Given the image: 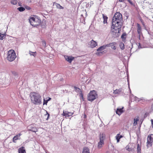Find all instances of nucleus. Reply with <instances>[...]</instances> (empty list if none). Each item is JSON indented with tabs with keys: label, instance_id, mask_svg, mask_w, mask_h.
I'll use <instances>...</instances> for the list:
<instances>
[{
	"label": "nucleus",
	"instance_id": "1",
	"mask_svg": "<svg viewBox=\"0 0 153 153\" xmlns=\"http://www.w3.org/2000/svg\"><path fill=\"white\" fill-rule=\"evenodd\" d=\"M123 21L122 15L119 12H117L114 14L112 21V25L120 26L122 27Z\"/></svg>",
	"mask_w": 153,
	"mask_h": 153
},
{
	"label": "nucleus",
	"instance_id": "2",
	"mask_svg": "<svg viewBox=\"0 0 153 153\" xmlns=\"http://www.w3.org/2000/svg\"><path fill=\"white\" fill-rule=\"evenodd\" d=\"M32 102L35 105H40L42 102V98L40 95L36 92H32L30 94Z\"/></svg>",
	"mask_w": 153,
	"mask_h": 153
},
{
	"label": "nucleus",
	"instance_id": "3",
	"mask_svg": "<svg viewBox=\"0 0 153 153\" xmlns=\"http://www.w3.org/2000/svg\"><path fill=\"white\" fill-rule=\"evenodd\" d=\"M29 22L31 25L36 27L40 25L41 21L40 19L38 18L31 17L29 19Z\"/></svg>",
	"mask_w": 153,
	"mask_h": 153
},
{
	"label": "nucleus",
	"instance_id": "4",
	"mask_svg": "<svg viewBox=\"0 0 153 153\" xmlns=\"http://www.w3.org/2000/svg\"><path fill=\"white\" fill-rule=\"evenodd\" d=\"M97 97V94L95 90L90 91L87 96V99L89 101L92 102Z\"/></svg>",
	"mask_w": 153,
	"mask_h": 153
},
{
	"label": "nucleus",
	"instance_id": "5",
	"mask_svg": "<svg viewBox=\"0 0 153 153\" xmlns=\"http://www.w3.org/2000/svg\"><path fill=\"white\" fill-rule=\"evenodd\" d=\"M16 53L14 50H10L8 52L7 59L9 61L12 62L15 60L16 57Z\"/></svg>",
	"mask_w": 153,
	"mask_h": 153
},
{
	"label": "nucleus",
	"instance_id": "6",
	"mask_svg": "<svg viewBox=\"0 0 153 153\" xmlns=\"http://www.w3.org/2000/svg\"><path fill=\"white\" fill-rule=\"evenodd\" d=\"M27 128L28 131L36 132L38 131L36 127L34 124H32L27 127Z\"/></svg>",
	"mask_w": 153,
	"mask_h": 153
},
{
	"label": "nucleus",
	"instance_id": "7",
	"mask_svg": "<svg viewBox=\"0 0 153 153\" xmlns=\"http://www.w3.org/2000/svg\"><path fill=\"white\" fill-rule=\"evenodd\" d=\"M113 26V29H114V30L116 31L115 34H117L116 35V37H118L119 36V33H120V32L121 30V27H120V26H118L117 27V25H112Z\"/></svg>",
	"mask_w": 153,
	"mask_h": 153
},
{
	"label": "nucleus",
	"instance_id": "8",
	"mask_svg": "<svg viewBox=\"0 0 153 153\" xmlns=\"http://www.w3.org/2000/svg\"><path fill=\"white\" fill-rule=\"evenodd\" d=\"M117 44L116 42H113L111 43L107 44V47H111V48L115 50L116 49V47L115 45Z\"/></svg>",
	"mask_w": 153,
	"mask_h": 153
},
{
	"label": "nucleus",
	"instance_id": "9",
	"mask_svg": "<svg viewBox=\"0 0 153 153\" xmlns=\"http://www.w3.org/2000/svg\"><path fill=\"white\" fill-rule=\"evenodd\" d=\"M64 57L66 60L69 63H71L72 60L74 59V57L72 56H65Z\"/></svg>",
	"mask_w": 153,
	"mask_h": 153
},
{
	"label": "nucleus",
	"instance_id": "10",
	"mask_svg": "<svg viewBox=\"0 0 153 153\" xmlns=\"http://www.w3.org/2000/svg\"><path fill=\"white\" fill-rule=\"evenodd\" d=\"M137 32L139 35V39H140V35L142 34V33L141 32V28L140 24L138 23L137 24Z\"/></svg>",
	"mask_w": 153,
	"mask_h": 153
},
{
	"label": "nucleus",
	"instance_id": "11",
	"mask_svg": "<svg viewBox=\"0 0 153 153\" xmlns=\"http://www.w3.org/2000/svg\"><path fill=\"white\" fill-rule=\"evenodd\" d=\"M90 45L91 48H93L97 45V42L93 40H91L90 42Z\"/></svg>",
	"mask_w": 153,
	"mask_h": 153
},
{
	"label": "nucleus",
	"instance_id": "12",
	"mask_svg": "<svg viewBox=\"0 0 153 153\" xmlns=\"http://www.w3.org/2000/svg\"><path fill=\"white\" fill-rule=\"evenodd\" d=\"M21 135V133H19L18 134L15 136L13 138V141L14 143H16V140H17L20 139V136Z\"/></svg>",
	"mask_w": 153,
	"mask_h": 153
},
{
	"label": "nucleus",
	"instance_id": "13",
	"mask_svg": "<svg viewBox=\"0 0 153 153\" xmlns=\"http://www.w3.org/2000/svg\"><path fill=\"white\" fill-rule=\"evenodd\" d=\"M123 107L122 108H117L116 111V113L120 116L124 112L123 110Z\"/></svg>",
	"mask_w": 153,
	"mask_h": 153
},
{
	"label": "nucleus",
	"instance_id": "14",
	"mask_svg": "<svg viewBox=\"0 0 153 153\" xmlns=\"http://www.w3.org/2000/svg\"><path fill=\"white\" fill-rule=\"evenodd\" d=\"M100 141H104V139H105V134L103 133H100L99 136Z\"/></svg>",
	"mask_w": 153,
	"mask_h": 153
},
{
	"label": "nucleus",
	"instance_id": "15",
	"mask_svg": "<svg viewBox=\"0 0 153 153\" xmlns=\"http://www.w3.org/2000/svg\"><path fill=\"white\" fill-rule=\"evenodd\" d=\"M123 89L122 88H120L119 89H116L114 90L113 93L115 94H120L121 92H123Z\"/></svg>",
	"mask_w": 153,
	"mask_h": 153
},
{
	"label": "nucleus",
	"instance_id": "16",
	"mask_svg": "<svg viewBox=\"0 0 153 153\" xmlns=\"http://www.w3.org/2000/svg\"><path fill=\"white\" fill-rule=\"evenodd\" d=\"M127 34L126 32H124L121 36V38L122 39V41L125 42L127 37Z\"/></svg>",
	"mask_w": 153,
	"mask_h": 153
},
{
	"label": "nucleus",
	"instance_id": "17",
	"mask_svg": "<svg viewBox=\"0 0 153 153\" xmlns=\"http://www.w3.org/2000/svg\"><path fill=\"white\" fill-rule=\"evenodd\" d=\"M107 45L106 44L105 45H104L100 47L97 49V51H102L103 50L105 49L107 47Z\"/></svg>",
	"mask_w": 153,
	"mask_h": 153
},
{
	"label": "nucleus",
	"instance_id": "18",
	"mask_svg": "<svg viewBox=\"0 0 153 153\" xmlns=\"http://www.w3.org/2000/svg\"><path fill=\"white\" fill-rule=\"evenodd\" d=\"M24 149L25 148L23 146L20 148L18 149L19 153H25V150Z\"/></svg>",
	"mask_w": 153,
	"mask_h": 153
},
{
	"label": "nucleus",
	"instance_id": "19",
	"mask_svg": "<svg viewBox=\"0 0 153 153\" xmlns=\"http://www.w3.org/2000/svg\"><path fill=\"white\" fill-rule=\"evenodd\" d=\"M104 144V141H100L98 143V147L99 149H100L102 147V145Z\"/></svg>",
	"mask_w": 153,
	"mask_h": 153
},
{
	"label": "nucleus",
	"instance_id": "20",
	"mask_svg": "<svg viewBox=\"0 0 153 153\" xmlns=\"http://www.w3.org/2000/svg\"><path fill=\"white\" fill-rule=\"evenodd\" d=\"M147 140H150L153 142V134H151L148 136L147 138Z\"/></svg>",
	"mask_w": 153,
	"mask_h": 153
},
{
	"label": "nucleus",
	"instance_id": "21",
	"mask_svg": "<svg viewBox=\"0 0 153 153\" xmlns=\"http://www.w3.org/2000/svg\"><path fill=\"white\" fill-rule=\"evenodd\" d=\"M82 153H89V149L87 147L83 148Z\"/></svg>",
	"mask_w": 153,
	"mask_h": 153
},
{
	"label": "nucleus",
	"instance_id": "22",
	"mask_svg": "<svg viewBox=\"0 0 153 153\" xmlns=\"http://www.w3.org/2000/svg\"><path fill=\"white\" fill-rule=\"evenodd\" d=\"M40 24L42 28H45L46 27V23L45 21H43L41 23V22Z\"/></svg>",
	"mask_w": 153,
	"mask_h": 153
},
{
	"label": "nucleus",
	"instance_id": "23",
	"mask_svg": "<svg viewBox=\"0 0 153 153\" xmlns=\"http://www.w3.org/2000/svg\"><path fill=\"white\" fill-rule=\"evenodd\" d=\"M102 17L103 19V23L105 24L107 23V20L108 19V17L106 16H105L104 14H102Z\"/></svg>",
	"mask_w": 153,
	"mask_h": 153
},
{
	"label": "nucleus",
	"instance_id": "24",
	"mask_svg": "<svg viewBox=\"0 0 153 153\" xmlns=\"http://www.w3.org/2000/svg\"><path fill=\"white\" fill-rule=\"evenodd\" d=\"M74 88L75 91L79 93H80L82 92L81 90L79 88L76 87V86H74Z\"/></svg>",
	"mask_w": 153,
	"mask_h": 153
},
{
	"label": "nucleus",
	"instance_id": "25",
	"mask_svg": "<svg viewBox=\"0 0 153 153\" xmlns=\"http://www.w3.org/2000/svg\"><path fill=\"white\" fill-rule=\"evenodd\" d=\"M120 47L121 50H123L125 48V45L124 43L121 42L120 44Z\"/></svg>",
	"mask_w": 153,
	"mask_h": 153
},
{
	"label": "nucleus",
	"instance_id": "26",
	"mask_svg": "<svg viewBox=\"0 0 153 153\" xmlns=\"http://www.w3.org/2000/svg\"><path fill=\"white\" fill-rule=\"evenodd\" d=\"M152 142L150 140L147 141V147L152 146Z\"/></svg>",
	"mask_w": 153,
	"mask_h": 153
},
{
	"label": "nucleus",
	"instance_id": "27",
	"mask_svg": "<svg viewBox=\"0 0 153 153\" xmlns=\"http://www.w3.org/2000/svg\"><path fill=\"white\" fill-rule=\"evenodd\" d=\"M55 5L56 6L57 8L58 9H64V7L61 6L59 4L56 3L55 4Z\"/></svg>",
	"mask_w": 153,
	"mask_h": 153
},
{
	"label": "nucleus",
	"instance_id": "28",
	"mask_svg": "<svg viewBox=\"0 0 153 153\" xmlns=\"http://www.w3.org/2000/svg\"><path fill=\"white\" fill-rule=\"evenodd\" d=\"M5 33L2 34L0 33V40H2L5 38Z\"/></svg>",
	"mask_w": 153,
	"mask_h": 153
},
{
	"label": "nucleus",
	"instance_id": "29",
	"mask_svg": "<svg viewBox=\"0 0 153 153\" xmlns=\"http://www.w3.org/2000/svg\"><path fill=\"white\" fill-rule=\"evenodd\" d=\"M137 153H141V148L140 145L139 144H137Z\"/></svg>",
	"mask_w": 153,
	"mask_h": 153
},
{
	"label": "nucleus",
	"instance_id": "30",
	"mask_svg": "<svg viewBox=\"0 0 153 153\" xmlns=\"http://www.w3.org/2000/svg\"><path fill=\"white\" fill-rule=\"evenodd\" d=\"M17 9L20 12H22L25 10V8L23 7H18Z\"/></svg>",
	"mask_w": 153,
	"mask_h": 153
},
{
	"label": "nucleus",
	"instance_id": "31",
	"mask_svg": "<svg viewBox=\"0 0 153 153\" xmlns=\"http://www.w3.org/2000/svg\"><path fill=\"white\" fill-rule=\"evenodd\" d=\"M120 134H117L116 136V139L117 140V142H119L120 138L119 137Z\"/></svg>",
	"mask_w": 153,
	"mask_h": 153
},
{
	"label": "nucleus",
	"instance_id": "32",
	"mask_svg": "<svg viewBox=\"0 0 153 153\" xmlns=\"http://www.w3.org/2000/svg\"><path fill=\"white\" fill-rule=\"evenodd\" d=\"M29 53L30 54L31 56H35L36 55V52H33L31 51H29Z\"/></svg>",
	"mask_w": 153,
	"mask_h": 153
},
{
	"label": "nucleus",
	"instance_id": "33",
	"mask_svg": "<svg viewBox=\"0 0 153 153\" xmlns=\"http://www.w3.org/2000/svg\"><path fill=\"white\" fill-rule=\"evenodd\" d=\"M17 0H12L11 1V3L12 4L15 5L17 4Z\"/></svg>",
	"mask_w": 153,
	"mask_h": 153
},
{
	"label": "nucleus",
	"instance_id": "34",
	"mask_svg": "<svg viewBox=\"0 0 153 153\" xmlns=\"http://www.w3.org/2000/svg\"><path fill=\"white\" fill-rule=\"evenodd\" d=\"M73 114V113L68 112V113H67V114H66L65 117H68L71 116Z\"/></svg>",
	"mask_w": 153,
	"mask_h": 153
},
{
	"label": "nucleus",
	"instance_id": "35",
	"mask_svg": "<svg viewBox=\"0 0 153 153\" xmlns=\"http://www.w3.org/2000/svg\"><path fill=\"white\" fill-rule=\"evenodd\" d=\"M103 52L104 51L97 52L96 53V54L99 56H100L103 53Z\"/></svg>",
	"mask_w": 153,
	"mask_h": 153
},
{
	"label": "nucleus",
	"instance_id": "36",
	"mask_svg": "<svg viewBox=\"0 0 153 153\" xmlns=\"http://www.w3.org/2000/svg\"><path fill=\"white\" fill-rule=\"evenodd\" d=\"M128 1L133 6H135V3H133L131 0H128Z\"/></svg>",
	"mask_w": 153,
	"mask_h": 153
},
{
	"label": "nucleus",
	"instance_id": "37",
	"mask_svg": "<svg viewBox=\"0 0 153 153\" xmlns=\"http://www.w3.org/2000/svg\"><path fill=\"white\" fill-rule=\"evenodd\" d=\"M68 111H64L63 112V113L62 114V115L63 116H65L66 117V114H67V113H68Z\"/></svg>",
	"mask_w": 153,
	"mask_h": 153
},
{
	"label": "nucleus",
	"instance_id": "38",
	"mask_svg": "<svg viewBox=\"0 0 153 153\" xmlns=\"http://www.w3.org/2000/svg\"><path fill=\"white\" fill-rule=\"evenodd\" d=\"M48 102V101L47 100H45V99H44V101H43V105H44L45 104L47 105Z\"/></svg>",
	"mask_w": 153,
	"mask_h": 153
},
{
	"label": "nucleus",
	"instance_id": "39",
	"mask_svg": "<svg viewBox=\"0 0 153 153\" xmlns=\"http://www.w3.org/2000/svg\"><path fill=\"white\" fill-rule=\"evenodd\" d=\"M42 44L43 46L45 47L46 45V42L45 41H42Z\"/></svg>",
	"mask_w": 153,
	"mask_h": 153
},
{
	"label": "nucleus",
	"instance_id": "40",
	"mask_svg": "<svg viewBox=\"0 0 153 153\" xmlns=\"http://www.w3.org/2000/svg\"><path fill=\"white\" fill-rule=\"evenodd\" d=\"M12 73L13 75L14 76H16L17 75V73L15 71H12Z\"/></svg>",
	"mask_w": 153,
	"mask_h": 153
},
{
	"label": "nucleus",
	"instance_id": "41",
	"mask_svg": "<svg viewBox=\"0 0 153 153\" xmlns=\"http://www.w3.org/2000/svg\"><path fill=\"white\" fill-rule=\"evenodd\" d=\"M80 97L82 98V99L83 100L84 99L83 97V94L82 93V92L80 93Z\"/></svg>",
	"mask_w": 153,
	"mask_h": 153
},
{
	"label": "nucleus",
	"instance_id": "42",
	"mask_svg": "<svg viewBox=\"0 0 153 153\" xmlns=\"http://www.w3.org/2000/svg\"><path fill=\"white\" fill-rule=\"evenodd\" d=\"M133 150V148H132L131 147H130V148L129 147V149H128L127 150V151H128V152H130L131 151H132Z\"/></svg>",
	"mask_w": 153,
	"mask_h": 153
},
{
	"label": "nucleus",
	"instance_id": "43",
	"mask_svg": "<svg viewBox=\"0 0 153 153\" xmlns=\"http://www.w3.org/2000/svg\"><path fill=\"white\" fill-rule=\"evenodd\" d=\"M25 8L26 9H27L28 10H30L31 9V8L28 6H25Z\"/></svg>",
	"mask_w": 153,
	"mask_h": 153
},
{
	"label": "nucleus",
	"instance_id": "44",
	"mask_svg": "<svg viewBox=\"0 0 153 153\" xmlns=\"http://www.w3.org/2000/svg\"><path fill=\"white\" fill-rule=\"evenodd\" d=\"M139 120V119H137V120L135 121V119H134V123H135L137 124V121H138Z\"/></svg>",
	"mask_w": 153,
	"mask_h": 153
},
{
	"label": "nucleus",
	"instance_id": "45",
	"mask_svg": "<svg viewBox=\"0 0 153 153\" xmlns=\"http://www.w3.org/2000/svg\"><path fill=\"white\" fill-rule=\"evenodd\" d=\"M129 147H130V146H129V144H128L127 146H126V150H127L128 149H129Z\"/></svg>",
	"mask_w": 153,
	"mask_h": 153
},
{
	"label": "nucleus",
	"instance_id": "46",
	"mask_svg": "<svg viewBox=\"0 0 153 153\" xmlns=\"http://www.w3.org/2000/svg\"><path fill=\"white\" fill-rule=\"evenodd\" d=\"M138 47L139 48H143V47H141L140 43H138Z\"/></svg>",
	"mask_w": 153,
	"mask_h": 153
},
{
	"label": "nucleus",
	"instance_id": "47",
	"mask_svg": "<svg viewBox=\"0 0 153 153\" xmlns=\"http://www.w3.org/2000/svg\"><path fill=\"white\" fill-rule=\"evenodd\" d=\"M47 114L46 115H48V117H47V118L46 119V120H48V119L49 118V117L50 116V114L48 113L47 112Z\"/></svg>",
	"mask_w": 153,
	"mask_h": 153
},
{
	"label": "nucleus",
	"instance_id": "48",
	"mask_svg": "<svg viewBox=\"0 0 153 153\" xmlns=\"http://www.w3.org/2000/svg\"><path fill=\"white\" fill-rule=\"evenodd\" d=\"M151 122H152V127L153 128V120L152 119L151 120Z\"/></svg>",
	"mask_w": 153,
	"mask_h": 153
},
{
	"label": "nucleus",
	"instance_id": "49",
	"mask_svg": "<svg viewBox=\"0 0 153 153\" xmlns=\"http://www.w3.org/2000/svg\"><path fill=\"white\" fill-rule=\"evenodd\" d=\"M51 99V98L50 97H48V99L47 100L48 101H50Z\"/></svg>",
	"mask_w": 153,
	"mask_h": 153
},
{
	"label": "nucleus",
	"instance_id": "50",
	"mask_svg": "<svg viewBox=\"0 0 153 153\" xmlns=\"http://www.w3.org/2000/svg\"><path fill=\"white\" fill-rule=\"evenodd\" d=\"M83 117L84 118H85L86 117V115L85 114H84V115H83Z\"/></svg>",
	"mask_w": 153,
	"mask_h": 153
},
{
	"label": "nucleus",
	"instance_id": "51",
	"mask_svg": "<svg viewBox=\"0 0 153 153\" xmlns=\"http://www.w3.org/2000/svg\"><path fill=\"white\" fill-rule=\"evenodd\" d=\"M118 0L120 2H123L124 1V0Z\"/></svg>",
	"mask_w": 153,
	"mask_h": 153
},
{
	"label": "nucleus",
	"instance_id": "52",
	"mask_svg": "<svg viewBox=\"0 0 153 153\" xmlns=\"http://www.w3.org/2000/svg\"><path fill=\"white\" fill-rule=\"evenodd\" d=\"M119 137H120L121 138L122 137H123V136L122 135H119Z\"/></svg>",
	"mask_w": 153,
	"mask_h": 153
},
{
	"label": "nucleus",
	"instance_id": "53",
	"mask_svg": "<svg viewBox=\"0 0 153 153\" xmlns=\"http://www.w3.org/2000/svg\"><path fill=\"white\" fill-rule=\"evenodd\" d=\"M0 82H2V81H1V79H0Z\"/></svg>",
	"mask_w": 153,
	"mask_h": 153
},
{
	"label": "nucleus",
	"instance_id": "54",
	"mask_svg": "<svg viewBox=\"0 0 153 153\" xmlns=\"http://www.w3.org/2000/svg\"><path fill=\"white\" fill-rule=\"evenodd\" d=\"M136 98H137V97H135V99Z\"/></svg>",
	"mask_w": 153,
	"mask_h": 153
}]
</instances>
